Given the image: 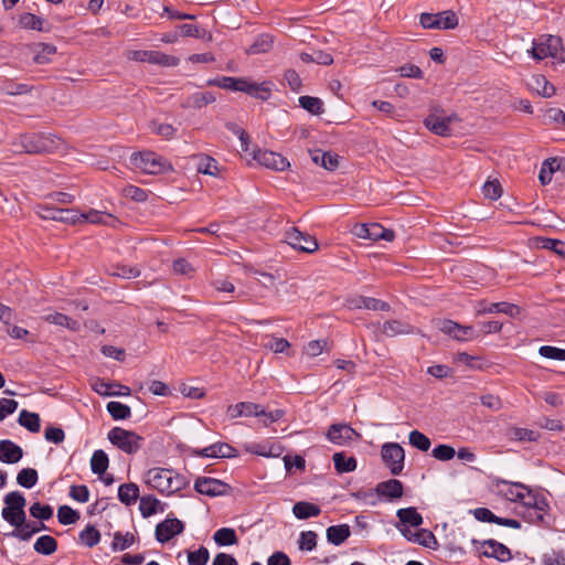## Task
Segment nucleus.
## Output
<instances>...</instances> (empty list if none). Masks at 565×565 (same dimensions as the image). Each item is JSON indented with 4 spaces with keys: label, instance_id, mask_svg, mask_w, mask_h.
<instances>
[{
    "label": "nucleus",
    "instance_id": "obj_1",
    "mask_svg": "<svg viewBox=\"0 0 565 565\" xmlns=\"http://www.w3.org/2000/svg\"><path fill=\"white\" fill-rule=\"evenodd\" d=\"M209 86H216L231 92H242L259 100H268L274 84L270 81L254 83L246 77L218 76L206 82Z\"/></svg>",
    "mask_w": 565,
    "mask_h": 565
},
{
    "label": "nucleus",
    "instance_id": "obj_2",
    "mask_svg": "<svg viewBox=\"0 0 565 565\" xmlns=\"http://www.w3.org/2000/svg\"><path fill=\"white\" fill-rule=\"evenodd\" d=\"M130 163L147 174H159L173 169L167 159L153 151L134 152L130 156Z\"/></svg>",
    "mask_w": 565,
    "mask_h": 565
},
{
    "label": "nucleus",
    "instance_id": "obj_3",
    "mask_svg": "<svg viewBox=\"0 0 565 565\" xmlns=\"http://www.w3.org/2000/svg\"><path fill=\"white\" fill-rule=\"evenodd\" d=\"M13 147L15 152L35 154L50 152L55 147V142L49 136L31 132L21 135Z\"/></svg>",
    "mask_w": 565,
    "mask_h": 565
},
{
    "label": "nucleus",
    "instance_id": "obj_4",
    "mask_svg": "<svg viewBox=\"0 0 565 565\" xmlns=\"http://www.w3.org/2000/svg\"><path fill=\"white\" fill-rule=\"evenodd\" d=\"M108 440L121 451L128 455L137 454L143 444L145 438L132 430L121 427H114L107 434Z\"/></svg>",
    "mask_w": 565,
    "mask_h": 565
},
{
    "label": "nucleus",
    "instance_id": "obj_5",
    "mask_svg": "<svg viewBox=\"0 0 565 565\" xmlns=\"http://www.w3.org/2000/svg\"><path fill=\"white\" fill-rule=\"evenodd\" d=\"M532 56L536 60H544L548 56L565 62V51L563 50L562 39L556 35H546L540 42H534Z\"/></svg>",
    "mask_w": 565,
    "mask_h": 565
},
{
    "label": "nucleus",
    "instance_id": "obj_6",
    "mask_svg": "<svg viewBox=\"0 0 565 565\" xmlns=\"http://www.w3.org/2000/svg\"><path fill=\"white\" fill-rule=\"evenodd\" d=\"M381 457L393 476L402 473L404 468L405 451L397 443H385L381 449Z\"/></svg>",
    "mask_w": 565,
    "mask_h": 565
},
{
    "label": "nucleus",
    "instance_id": "obj_7",
    "mask_svg": "<svg viewBox=\"0 0 565 565\" xmlns=\"http://www.w3.org/2000/svg\"><path fill=\"white\" fill-rule=\"evenodd\" d=\"M419 23L424 29H455L458 25V18L454 11L447 10L439 13H422Z\"/></svg>",
    "mask_w": 565,
    "mask_h": 565
},
{
    "label": "nucleus",
    "instance_id": "obj_8",
    "mask_svg": "<svg viewBox=\"0 0 565 565\" xmlns=\"http://www.w3.org/2000/svg\"><path fill=\"white\" fill-rule=\"evenodd\" d=\"M436 326L443 333L457 341H469L479 337L473 327L462 326L450 319H440L436 322Z\"/></svg>",
    "mask_w": 565,
    "mask_h": 565
},
{
    "label": "nucleus",
    "instance_id": "obj_9",
    "mask_svg": "<svg viewBox=\"0 0 565 565\" xmlns=\"http://www.w3.org/2000/svg\"><path fill=\"white\" fill-rule=\"evenodd\" d=\"M285 241L292 248L303 253H313L319 247L318 242L313 236L299 231L295 226L286 231Z\"/></svg>",
    "mask_w": 565,
    "mask_h": 565
},
{
    "label": "nucleus",
    "instance_id": "obj_10",
    "mask_svg": "<svg viewBox=\"0 0 565 565\" xmlns=\"http://www.w3.org/2000/svg\"><path fill=\"white\" fill-rule=\"evenodd\" d=\"M38 214L43 220L57 221L65 224H76L81 221L78 211L74 209H61L52 205H40Z\"/></svg>",
    "mask_w": 565,
    "mask_h": 565
},
{
    "label": "nucleus",
    "instance_id": "obj_11",
    "mask_svg": "<svg viewBox=\"0 0 565 565\" xmlns=\"http://www.w3.org/2000/svg\"><path fill=\"white\" fill-rule=\"evenodd\" d=\"M194 490L200 494L214 498L228 494L231 486L215 478L198 477L194 481Z\"/></svg>",
    "mask_w": 565,
    "mask_h": 565
},
{
    "label": "nucleus",
    "instance_id": "obj_12",
    "mask_svg": "<svg viewBox=\"0 0 565 565\" xmlns=\"http://www.w3.org/2000/svg\"><path fill=\"white\" fill-rule=\"evenodd\" d=\"M130 58L137 62H148L154 65H161L167 67L178 66L180 63L179 57L169 55L159 51H146L137 50L132 51Z\"/></svg>",
    "mask_w": 565,
    "mask_h": 565
},
{
    "label": "nucleus",
    "instance_id": "obj_13",
    "mask_svg": "<svg viewBox=\"0 0 565 565\" xmlns=\"http://www.w3.org/2000/svg\"><path fill=\"white\" fill-rule=\"evenodd\" d=\"M500 483L503 484H510L512 487H515L518 489H522L526 491L525 500L523 501L522 505L526 509H532L534 511L546 513V511L550 509V504L546 500V498L543 494L535 493L532 489H530L527 486L521 483V482H508L505 480H501Z\"/></svg>",
    "mask_w": 565,
    "mask_h": 565
},
{
    "label": "nucleus",
    "instance_id": "obj_14",
    "mask_svg": "<svg viewBox=\"0 0 565 565\" xmlns=\"http://www.w3.org/2000/svg\"><path fill=\"white\" fill-rule=\"evenodd\" d=\"M471 543L477 548H478V546H488L489 548H491V552L483 551L479 554V556L492 557L502 563H505V562H509L510 559H512V553H511L510 548L508 546H505L503 543H500L493 539H488L484 541H479V540L472 539Z\"/></svg>",
    "mask_w": 565,
    "mask_h": 565
},
{
    "label": "nucleus",
    "instance_id": "obj_15",
    "mask_svg": "<svg viewBox=\"0 0 565 565\" xmlns=\"http://www.w3.org/2000/svg\"><path fill=\"white\" fill-rule=\"evenodd\" d=\"M326 437L334 445L344 446L359 438L360 434L348 424H332Z\"/></svg>",
    "mask_w": 565,
    "mask_h": 565
},
{
    "label": "nucleus",
    "instance_id": "obj_16",
    "mask_svg": "<svg viewBox=\"0 0 565 565\" xmlns=\"http://www.w3.org/2000/svg\"><path fill=\"white\" fill-rule=\"evenodd\" d=\"M184 530V523L177 518H167L158 523L154 530L156 540L159 543H167Z\"/></svg>",
    "mask_w": 565,
    "mask_h": 565
},
{
    "label": "nucleus",
    "instance_id": "obj_17",
    "mask_svg": "<svg viewBox=\"0 0 565 565\" xmlns=\"http://www.w3.org/2000/svg\"><path fill=\"white\" fill-rule=\"evenodd\" d=\"M254 159L263 167L275 171L286 170L290 163L280 153L270 150H258L254 153Z\"/></svg>",
    "mask_w": 565,
    "mask_h": 565
},
{
    "label": "nucleus",
    "instance_id": "obj_18",
    "mask_svg": "<svg viewBox=\"0 0 565 565\" xmlns=\"http://www.w3.org/2000/svg\"><path fill=\"white\" fill-rule=\"evenodd\" d=\"M191 454L203 458H233L236 449L226 443H215L202 449H191Z\"/></svg>",
    "mask_w": 565,
    "mask_h": 565
},
{
    "label": "nucleus",
    "instance_id": "obj_19",
    "mask_svg": "<svg viewBox=\"0 0 565 565\" xmlns=\"http://www.w3.org/2000/svg\"><path fill=\"white\" fill-rule=\"evenodd\" d=\"M401 534L409 542L417 543L424 547L435 548L437 540L434 533L426 529H420L417 532H412L407 526H397Z\"/></svg>",
    "mask_w": 565,
    "mask_h": 565
},
{
    "label": "nucleus",
    "instance_id": "obj_20",
    "mask_svg": "<svg viewBox=\"0 0 565 565\" xmlns=\"http://www.w3.org/2000/svg\"><path fill=\"white\" fill-rule=\"evenodd\" d=\"M169 473L171 469L166 468H151L147 472V483L158 490L162 494H168L169 488Z\"/></svg>",
    "mask_w": 565,
    "mask_h": 565
},
{
    "label": "nucleus",
    "instance_id": "obj_21",
    "mask_svg": "<svg viewBox=\"0 0 565 565\" xmlns=\"http://www.w3.org/2000/svg\"><path fill=\"white\" fill-rule=\"evenodd\" d=\"M23 457V449L9 439L0 440V461L3 463H17Z\"/></svg>",
    "mask_w": 565,
    "mask_h": 565
},
{
    "label": "nucleus",
    "instance_id": "obj_22",
    "mask_svg": "<svg viewBox=\"0 0 565 565\" xmlns=\"http://www.w3.org/2000/svg\"><path fill=\"white\" fill-rule=\"evenodd\" d=\"M375 492L388 500H396L403 497L404 487L397 479H390L376 484Z\"/></svg>",
    "mask_w": 565,
    "mask_h": 565
},
{
    "label": "nucleus",
    "instance_id": "obj_23",
    "mask_svg": "<svg viewBox=\"0 0 565 565\" xmlns=\"http://www.w3.org/2000/svg\"><path fill=\"white\" fill-rule=\"evenodd\" d=\"M450 121L451 117H440L431 114L425 118L424 125L431 132L445 137L450 136L451 134V129L449 127Z\"/></svg>",
    "mask_w": 565,
    "mask_h": 565
},
{
    "label": "nucleus",
    "instance_id": "obj_24",
    "mask_svg": "<svg viewBox=\"0 0 565 565\" xmlns=\"http://www.w3.org/2000/svg\"><path fill=\"white\" fill-rule=\"evenodd\" d=\"M93 390L103 396L130 395V388L128 386L117 383H106L102 379H97L95 381Z\"/></svg>",
    "mask_w": 565,
    "mask_h": 565
},
{
    "label": "nucleus",
    "instance_id": "obj_25",
    "mask_svg": "<svg viewBox=\"0 0 565 565\" xmlns=\"http://www.w3.org/2000/svg\"><path fill=\"white\" fill-rule=\"evenodd\" d=\"M504 313L511 318H515L521 313V308L514 303L507 301L492 302L478 310V313Z\"/></svg>",
    "mask_w": 565,
    "mask_h": 565
},
{
    "label": "nucleus",
    "instance_id": "obj_26",
    "mask_svg": "<svg viewBox=\"0 0 565 565\" xmlns=\"http://www.w3.org/2000/svg\"><path fill=\"white\" fill-rule=\"evenodd\" d=\"M352 305L358 309H369L374 311H388L390 305L383 300L360 296L352 300Z\"/></svg>",
    "mask_w": 565,
    "mask_h": 565
},
{
    "label": "nucleus",
    "instance_id": "obj_27",
    "mask_svg": "<svg viewBox=\"0 0 565 565\" xmlns=\"http://www.w3.org/2000/svg\"><path fill=\"white\" fill-rule=\"evenodd\" d=\"M350 534L351 531L348 524L331 525L326 532L328 542L337 546L344 543Z\"/></svg>",
    "mask_w": 565,
    "mask_h": 565
},
{
    "label": "nucleus",
    "instance_id": "obj_28",
    "mask_svg": "<svg viewBox=\"0 0 565 565\" xmlns=\"http://www.w3.org/2000/svg\"><path fill=\"white\" fill-rule=\"evenodd\" d=\"M139 510L143 518H149L157 512H163L164 504L153 495H143L140 498Z\"/></svg>",
    "mask_w": 565,
    "mask_h": 565
},
{
    "label": "nucleus",
    "instance_id": "obj_29",
    "mask_svg": "<svg viewBox=\"0 0 565 565\" xmlns=\"http://www.w3.org/2000/svg\"><path fill=\"white\" fill-rule=\"evenodd\" d=\"M311 159L315 163L322 166L329 171H334L339 167V156L330 151L322 152L316 150L311 153Z\"/></svg>",
    "mask_w": 565,
    "mask_h": 565
},
{
    "label": "nucleus",
    "instance_id": "obj_30",
    "mask_svg": "<svg viewBox=\"0 0 565 565\" xmlns=\"http://www.w3.org/2000/svg\"><path fill=\"white\" fill-rule=\"evenodd\" d=\"M383 334L387 337H396L399 334H409L413 332V327L399 320L385 321L381 328Z\"/></svg>",
    "mask_w": 565,
    "mask_h": 565
},
{
    "label": "nucleus",
    "instance_id": "obj_31",
    "mask_svg": "<svg viewBox=\"0 0 565 565\" xmlns=\"http://www.w3.org/2000/svg\"><path fill=\"white\" fill-rule=\"evenodd\" d=\"M31 49L34 52L33 61L36 64L50 63L51 56L56 53V46L47 43H35Z\"/></svg>",
    "mask_w": 565,
    "mask_h": 565
},
{
    "label": "nucleus",
    "instance_id": "obj_32",
    "mask_svg": "<svg viewBox=\"0 0 565 565\" xmlns=\"http://www.w3.org/2000/svg\"><path fill=\"white\" fill-rule=\"evenodd\" d=\"M292 512L299 520H306L309 518L318 516L321 513L319 505L307 501H299L294 504Z\"/></svg>",
    "mask_w": 565,
    "mask_h": 565
},
{
    "label": "nucleus",
    "instance_id": "obj_33",
    "mask_svg": "<svg viewBox=\"0 0 565 565\" xmlns=\"http://www.w3.org/2000/svg\"><path fill=\"white\" fill-rule=\"evenodd\" d=\"M215 102V96L212 92H196L190 95L184 103V107L200 109L209 104Z\"/></svg>",
    "mask_w": 565,
    "mask_h": 565
},
{
    "label": "nucleus",
    "instance_id": "obj_34",
    "mask_svg": "<svg viewBox=\"0 0 565 565\" xmlns=\"http://www.w3.org/2000/svg\"><path fill=\"white\" fill-rule=\"evenodd\" d=\"M139 498V487L134 483H124L118 488V499L126 505L134 504Z\"/></svg>",
    "mask_w": 565,
    "mask_h": 565
},
{
    "label": "nucleus",
    "instance_id": "obj_35",
    "mask_svg": "<svg viewBox=\"0 0 565 565\" xmlns=\"http://www.w3.org/2000/svg\"><path fill=\"white\" fill-rule=\"evenodd\" d=\"M45 321L55 326L65 327L71 331H79L81 324L78 321L70 318L68 316L60 312L45 316Z\"/></svg>",
    "mask_w": 565,
    "mask_h": 565
},
{
    "label": "nucleus",
    "instance_id": "obj_36",
    "mask_svg": "<svg viewBox=\"0 0 565 565\" xmlns=\"http://www.w3.org/2000/svg\"><path fill=\"white\" fill-rule=\"evenodd\" d=\"M333 462H334V468L337 470L338 473H345V472H352L356 469V459L351 456V457H347L344 455V452H335L333 454Z\"/></svg>",
    "mask_w": 565,
    "mask_h": 565
},
{
    "label": "nucleus",
    "instance_id": "obj_37",
    "mask_svg": "<svg viewBox=\"0 0 565 565\" xmlns=\"http://www.w3.org/2000/svg\"><path fill=\"white\" fill-rule=\"evenodd\" d=\"M18 423L31 433H39L41 429V419L39 414L22 409Z\"/></svg>",
    "mask_w": 565,
    "mask_h": 565
},
{
    "label": "nucleus",
    "instance_id": "obj_38",
    "mask_svg": "<svg viewBox=\"0 0 565 565\" xmlns=\"http://www.w3.org/2000/svg\"><path fill=\"white\" fill-rule=\"evenodd\" d=\"M396 515L403 524H409L414 527L420 526L424 521L422 514L413 507L397 510Z\"/></svg>",
    "mask_w": 565,
    "mask_h": 565
},
{
    "label": "nucleus",
    "instance_id": "obj_39",
    "mask_svg": "<svg viewBox=\"0 0 565 565\" xmlns=\"http://www.w3.org/2000/svg\"><path fill=\"white\" fill-rule=\"evenodd\" d=\"M33 548L42 555H52L57 550V541L51 535H42L35 541Z\"/></svg>",
    "mask_w": 565,
    "mask_h": 565
},
{
    "label": "nucleus",
    "instance_id": "obj_40",
    "mask_svg": "<svg viewBox=\"0 0 565 565\" xmlns=\"http://www.w3.org/2000/svg\"><path fill=\"white\" fill-rule=\"evenodd\" d=\"M274 44V39L269 34H260L258 35L254 43L246 50V53L249 55L260 54L268 52Z\"/></svg>",
    "mask_w": 565,
    "mask_h": 565
},
{
    "label": "nucleus",
    "instance_id": "obj_41",
    "mask_svg": "<svg viewBox=\"0 0 565 565\" xmlns=\"http://www.w3.org/2000/svg\"><path fill=\"white\" fill-rule=\"evenodd\" d=\"M109 466V459L107 454L102 450H95L90 459V469L95 475L102 476L106 472Z\"/></svg>",
    "mask_w": 565,
    "mask_h": 565
},
{
    "label": "nucleus",
    "instance_id": "obj_42",
    "mask_svg": "<svg viewBox=\"0 0 565 565\" xmlns=\"http://www.w3.org/2000/svg\"><path fill=\"white\" fill-rule=\"evenodd\" d=\"M19 24L24 29L49 32L51 29L44 28V20L33 13H24L20 15Z\"/></svg>",
    "mask_w": 565,
    "mask_h": 565
},
{
    "label": "nucleus",
    "instance_id": "obj_43",
    "mask_svg": "<svg viewBox=\"0 0 565 565\" xmlns=\"http://www.w3.org/2000/svg\"><path fill=\"white\" fill-rule=\"evenodd\" d=\"M6 507L14 509L18 511L17 516H21L20 514H25L24 507H25V498L24 495L19 491H12L6 494L3 499Z\"/></svg>",
    "mask_w": 565,
    "mask_h": 565
},
{
    "label": "nucleus",
    "instance_id": "obj_44",
    "mask_svg": "<svg viewBox=\"0 0 565 565\" xmlns=\"http://www.w3.org/2000/svg\"><path fill=\"white\" fill-rule=\"evenodd\" d=\"M213 540L218 546H228L237 543V535L234 529L221 527L214 533Z\"/></svg>",
    "mask_w": 565,
    "mask_h": 565
},
{
    "label": "nucleus",
    "instance_id": "obj_45",
    "mask_svg": "<svg viewBox=\"0 0 565 565\" xmlns=\"http://www.w3.org/2000/svg\"><path fill=\"white\" fill-rule=\"evenodd\" d=\"M107 412L115 420H124L130 417L131 409L128 405L111 401L106 406Z\"/></svg>",
    "mask_w": 565,
    "mask_h": 565
},
{
    "label": "nucleus",
    "instance_id": "obj_46",
    "mask_svg": "<svg viewBox=\"0 0 565 565\" xmlns=\"http://www.w3.org/2000/svg\"><path fill=\"white\" fill-rule=\"evenodd\" d=\"M531 86L543 97H551L556 92L554 85L543 75L534 76Z\"/></svg>",
    "mask_w": 565,
    "mask_h": 565
},
{
    "label": "nucleus",
    "instance_id": "obj_47",
    "mask_svg": "<svg viewBox=\"0 0 565 565\" xmlns=\"http://www.w3.org/2000/svg\"><path fill=\"white\" fill-rule=\"evenodd\" d=\"M39 479L38 471L34 468H23L17 476V482L23 488H33Z\"/></svg>",
    "mask_w": 565,
    "mask_h": 565
},
{
    "label": "nucleus",
    "instance_id": "obj_48",
    "mask_svg": "<svg viewBox=\"0 0 565 565\" xmlns=\"http://www.w3.org/2000/svg\"><path fill=\"white\" fill-rule=\"evenodd\" d=\"M299 105L312 115H320L323 111V103L318 97L312 96H300Z\"/></svg>",
    "mask_w": 565,
    "mask_h": 565
},
{
    "label": "nucleus",
    "instance_id": "obj_49",
    "mask_svg": "<svg viewBox=\"0 0 565 565\" xmlns=\"http://www.w3.org/2000/svg\"><path fill=\"white\" fill-rule=\"evenodd\" d=\"M136 539L132 533L127 532L122 534L121 532H116L114 534V540L111 543L113 551H125L135 543Z\"/></svg>",
    "mask_w": 565,
    "mask_h": 565
},
{
    "label": "nucleus",
    "instance_id": "obj_50",
    "mask_svg": "<svg viewBox=\"0 0 565 565\" xmlns=\"http://www.w3.org/2000/svg\"><path fill=\"white\" fill-rule=\"evenodd\" d=\"M199 158L198 172L213 177L218 174L217 161L214 158L203 154Z\"/></svg>",
    "mask_w": 565,
    "mask_h": 565
},
{
    "label": "nucleus",
    "instance_id": "obj_51",
    "mask_svg": "<svg viewBox=\"0 0 565 565\" xmlns=\"http://www.w3.org/2000/svg\"><path fill=\"white\" fill-rule=\"evenodd\" d=\"M79 540L86 546L93 547L99 543L100 533L94 525L88 524L83 531H81Z\"/></svg>",
    "mask_w": 565,
    "mask_h": 565
},
{
    "label": "nucleus",
    "instance_id": "obj_52",
    "mask_svg": "<svg viewBox=\"0 0 565 565\" xmlns=\"http://www.w3.org/2000/svg\"><path fill=\"white\" fill-rule=\"evenodd\" d=\"M79 513L68 505H61L57 510L58 522L63 525H71L79 520Z\"/></svg>",
    "mask_w": 565,
    "mask_h": 565
},
{
    "label": "nucleus",
    "instance_id": "obj_53",
    "mask_svg": "<svg viewBox=\"0 0 565 565\" xmlns=\"http://www.w3.org/2000/svg\"><path fill=\"white\" fill-rule=\"evenodd\" d=\"M509 436L511 439L518 441H536L539 434L527 428L512 427L509 430Z\"/></svg>",
    "mask_w": 565,
    "mask_h": 565
},
{
    "label": "nucleus",
    "instance_id": "obj_54",
    "mask_svg": "<svg viewBox=\"0 0 565 565\" xmlns=\"http://www.w3.org/2000/svg\"><path fill=\"white\" fill-rule=\"evenodd\" d=\"M179 30H180L181 35H183V36H192V38H196V39H205L206 38L207 40L212 39L211 33L206 32L204 29H202L195 24L184 23V24L179 25Z\"/></svg>",
    "mask_w": 565,
    "mask_h": 565
},
{
    "label": "nucleus",
    "instance_id": "obj_55",
    "mask_svg": "<svg viewBox=\"0 0 565 565\" xmlns=\"http://www.w3.org/2000/svg\"><path fill=\"white\" fill-rule=\"evenodd\" d=\"M395 238V233L393 230L385 228L379 223L371 224V241L384 239L386 242H392Z\"/></svg>",
    "mask_w": 565,
    "mask_h": 565
},
{
    "label": "nucleus",
    "instance_id": "obj_56",
    "mask_svg": "<svg viewBox=\"0 0 565 565\" xmlns=\"http://www.w3.org/2000/svg\"><path fill=\"white\" fill-rule=\"evenodd\" d=\"M409 444L420 451H427L430 448V439L419 430H412L408 436Z\"/></svg>",
    "mask_w": 565,
    "mask_h": 565
},
{
    "label": "nucleus",
    "instance_id": "obj_57",
    "mask_svg": "<svg viewBox=\"0 0 565 565\" xmlns=\"http://www.w3.org/2000/svg\"><path fill=\"white\" fill-rule=\"evenodd\" d=\"M150 130L167 140H170L174 137L177 128L170 124H162L158 120H152L150 122Z\"/></svg>",
    "mask_w": 565,
    "mask_h": 565
},
{
    "label": "nucleus",
    "instance_id": "obj_58",
    "mask_svg": "<svg viewBox=\"0 0 565 565\" xmlns=\"http://www.w3.org/2000/svg\"><path fill=\"white\" fill-rule=\"evenodd\" d=\"M31 516L45 521L53 516V508L49 504H42L40 502L33 503L30 509Z\"/></svg>",
    "mask_w": 565,
    "mask_h": 565
},
{
    "label": "nucleus",
    "instance_id": "obj_59",
    "mask_svg": "<svg viewBox=\"0 0 565 565\" xmlns=\"http://www.w3.org/2000/svg\"><path fill=\"white\" fill-rule=\"evenodd\" d=\"M210 558L209 550L201 546L198 551L188 553L189 565H206Z\"/></svg>",
    "mask_w": 565,
    "mask_h": 565
},
{
    "label": "nucleus",
    "instance_id": "obj_60",
    "mask_svg": "<svg viewBox=\"0 0 565 565\" xmlns=\"http://www.w3.org/2000/svg\"><path fill=\"white\" fill-rule=\"evenodd\" d=\"M317 546V533L313 531H303L299 536V548L301 551H312Z\"/></svg>",
    "mask_w": 565,
    "mask_h": 565
},
{
    "label": "nucleus",
    "instance_id": "obj_61",
    "mask_svg": "<svg viewBox=\"0 0 565 565\" xmlns=\"http://www.w3.org/2000/svg\"><path fill=\"white\" fill-rule=\"evenodd\" d=\"M169 488L168 494H172L174 492H178L182 489H184L189 481L185 479V477L179 475L174 470L171 469V473H169Z\"/></svg>",
    "mask_w": 565,
    "mask_h": 565
},
{
    "label": "nucleus",
    "instance_id": "obj_62",
    "mask_svg": "<svg viewBox=\"0 0 565 565\" xmlns=\"http://www.w3.org/2000/svg\"><path fill=\"white\" fill-rule=\"evenodd\" d=\"M14 530L9 534L15 539L21 541H29L34 535V530H30V522H26V516L24 521L19 525H13Z\"/></svg>",
    "mask_w": 565,
    "mask_h": 565
},
{
    "label": "nucleus",
    "instance_id": "obj_63",
    "mask_svg": "<svg viewBox=\"0 0 565 565\" xmlns=\"http://www.w3.org/2000/svg\"><path fill=\"white\" fill-rule=\"evenodd\" d=\"M431 455L437 460L447 461L456 456V450L449 445L440 444L433 449Z\"/></svg>",
    "mask_w": 565,
    "mask_h": 565
},
{
    "label": "nucleus",
    "instance_id": "obj_64",
    "mask_svg": "<svg viewBox=\"0 0 565 565\" xmlns=\"http://www.w3.org/2000/svg\"><path fill=\"white\" fill-rule=\"evenodd\" d=\"M539 353L546 359L565 361V349H559L552 345H542L539 349Z\"/></svg>",
    "mask_w": 565,
    "mask_h": 565
}]
</instances>
